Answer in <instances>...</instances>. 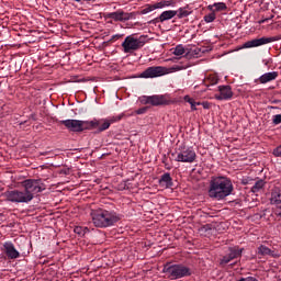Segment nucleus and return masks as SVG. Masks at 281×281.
<instances>
[{
    "instance_id": "nucleus-1",
    "label": "nucleus",
    "mask_w": 281,
    "mask_h": 281,
    "mask_svg": "<svg viewBox=\"0 0 281 281\" xmlns=\"http://www.w3.org/2000/svg\"><path fill=\"white\" fill-rule=\"evenodd\" d=\"M234 192V184L227 177H213L209 184V196L216 201H223Z\"/></svg>"
},
{
    "instance_id": "nucleus-2",
    "label": "nucleus",
    "mask_w": 281,
    "mask_h": 281,
    "mask_svg": "<svg viewBox=\"0 0 281 281\" xmlns=\"http://www.w3.org/2000/svg\"><path fill=\"white\" fill-rule=\"evenodd\" d=\"M90 216L94 227H100L101 229L113 227V225L122 220L117 212L106 209L92 210Z\"/></svg>"
},
{
    "instance_id": "nucleus-3",
    "label": "nucleus",
    "mask_w": 281,
    "mask_h": 281,
    "mask_svg": "<svg viewBox=\"0 0 281 281\" xmlns=\"http://www.w3.org/2000/svg\"><path fill=\"white\" fill-rule=\"evenodd\" d=\"M162 273H167L170 277V280H181V278H190L193 271L190 267L183 263H166Z\"/></svg>"
},
{
    "instance_id": "nucleus-4",
    "label": "nucleus",
    "mask_w": 281,
    "mask_h": 281,
    "mask_svg": "<svg viewBox=\"0 0 281 281\" xmlns=\"http://www.w3.org/2000/svg\"><path fill=\"white\" fill-rule=\"evenodd\" d=\"M146 45V36L140 35L139 37H135L134 35H128L125 37L122 43L124 54H131L133 52H137V49H142Z\"/></svg>"
},
{
    "instance_id": "nucleus-5",
    "label": "nucleus",
    "mask_w": 281,
    "mask_h": 281,
    "mask_svg": "<svg viewBox=\"0 0 281 281\" xmlns=\"http://www.w3.org/2000/svg\"><path fill=\"white\" fill-rule=\"evenodd\" d=\"M24 192L31 195V201L34 199V194L43 192L46 189L45 183L42 180L27 179L22 182Z\"/></svg>"
},
{
    "instance_id": "nucleus-6",
    "label": "nucleus",
    "mask_w": 281,
    "mask_h": 281,
    "mask_svg": "<svg viewBox=\"0 0 281 281\" xmlns=\"http://www.w3.org/2000/svg\"><path fill=\"white\" fill-rule=\"evenodd\" d=\"M175 161L181 164H194L196 161V151L192 147L180 146L177 151Z\"/></svg>"
},
{
    "instance_id": "nucleus-7",
    "label": "nucleus",
    "mask_w": 281,
    "mask_h": 281,
    "mask_svg": "<svg viewBox=\"0 0 281 281\" xmlns=\"http://www.w3.org/2000/svg\"><path fill=\"white\" fill-rule=\"evenodd\" d=\"M4 196L7 201H10L11 203H30L32 201V195L25 192V189L23 190H11L7 191L4 193Z\"/></svg>"
},
{
    "instance_id": "nucleus-8",
    "label": "nucleus",
    "mask_w": 281,
    "mask_h": 281,
    "mask_svg": "<svg viewBox=\"0 0 281 281\" xmlns=\"http://www.w3.org/2000/svg\"><path fill=\"white\" fill-rule=\"evenodd\" d=\"M140 102L142 104H150L151 106H166L170 104V98L167 94L144 95Z\"/></svg>"
},
{
    "instance_id": "nucleus-9",
    "label": "nucleus",
    "mask_w": 281,
    "mask_h": 281,
    "mask_svg": "<svg viewBox=\"0 0 281 281\" xmlns=\"http://www.w3.org/2000/svg\"><path fill=\"white\" fill-rule=\"evenodd\" d=\"M1 251V258H4V260H16L21 258V252L12 241H4Z\"/></svg>"
},
{
    "instance_id": "nucleus-10",
    "label": "nucleus",
    "mask_w": 281,
    "mask_h": 281,
    "mask_svg": "<svg viewBox=\"0 0 281 281\" xmlns=\"http://www.w3.org/2000/svg\"><path fill=\"white\" fill-rule=\"evenodd\" d=\"M169 72L170 69L164 66H151L140 74V78H160V76H166Z\"/></svg>"
},
{
    "instance_id": "nucleus-11",
    "label": "nucleus",
    "mask_w": 281,
    "mask_h": 281,
    "mask_svg": "<svg viewBox=\"0 0 281 281\" xmlns=\"http://www.w3.org/2000/svg\"><path fill=\"white\" fill-rule=\"evenodd\" d=\"M124 115L120 114L117 116H110L108 119H95V125L98 128V133H104V131H109L111 124H115V122H120Z\"/></svg>"
},
{
    "instance_id": "nucleus-12",
    "label": "nucleus",
    "mask_w": 281,
    "mask_h": 281,
    "mask_svg": "<svg viewBox=\"0 0 281 281\" xmlns=\"http://www.w3.org/2000/svg\"><path fill=\"white\" fill-rule=\"evenodd\" d=\"M243 256V248H239L238 246H234L228 248V254L223 256V258L220 260L221 267H225V265H229L232 260H236V258H240Z\"/></svg>"
},
{
    "instance_id": "nucleus-13",
    "label": "nucleus",
    "mask_w": 281,
    "mask_h": 281,
    "mask_svg": "<svg viewBox=\"0 0 281 281\" xmlns=\"http://www.w3.org/2000/svg\"><path fill=\"white\" fill-rule=\"evenodd\" d=\"M109 19H112V21L126 23V21H131V19L135 18V13H128L124 12V10L119 9L115 12L108 13L106 15Z\"/></svg>"
},
{
    "instance_id": "nucleus-14",
    "label": "nucleus",
    "mask_w": 281,
    "mask_h": 281,
    "mask_svg": "<svg viewBox=\"0 0 281 281\" xmlns=\"http://www.w3.org/2000/svg\"><path fill=\"white\" fill-rule=\"evenodd\" d=\"M59 124L65 126L68 131H70V133H82V121L80 120H63L59 121Z\"/></svg>"
},
{
    "instance_id": "nucleus-15",
    "label": "nucleus",
    "mask_w": 281,
    "mask_h": 281,
    "mask_svg": "<svg viewBox=\"0 0 281 281\" xmlns=\"http://www.w3.org/2000/svg\"><path fill=\"white\" fill-rule=\"evenodd\" d=\"M274 37H260L256 40L248 41L244 43L241 49H250L251 47H260L262 45H268V43H273Z\"/></svg>"
},
{
    "instance_id": "nucleus-16",
    "label": "nucleus",
    "mask_w": 281,
    "mask_h": 281,
    "mask_svg": "<svg viewBox=\"0 0 281 281\" xmlns=\"http://www.w3.org/2000/svg\"><path fill=\"white\" fill-rule=\"evenodd\" d=\"M218 93L215 94V100H232L234 92L232 86H218Z\"/></svg>"
},
{
    "instance_id": "nucleus-17",
    "label": "nucleus",
    "mask_w": 281,
    "mask_h": 281,
    "mask_svg": "<svg viewBox=\"0 0 281 281\" xmlns=\"http://www.w3.org/2000/svg\"><path fill=\"white\" fill-rule=\"evenodd\" d=\"M278 76V71L266 72L256 79V82H260V85H267V82H272V80H276Z\"/></svg>"
},
{
    "instance_id": "nucleus-18",
    "label": "nucleus",
    "mask_w": 281,
    "mask_h": 281,
    "mask_svg": "<svg viewBox=\"0 0 281 281\" xmlns=\"http://www.w3.org/2000/svg\"><path fill=\"white\" fill-rule=\"evenodd\" d=\"M257 255L258 256H270V258H278V254H276V250H272L271 248L260 245L257 248Z\"/></svg>"
},
{
    "instance_id": "nucleus-19",
    "label": "nucleus",
    "mask_w": 281,
    "mask_h": 281,
    "mask_svg": "<svg viewBox=\"0 0 281 281\" xmlns=\"http://www.w3.org/2000/svg\"><path fill=\"white\" fill-rule=\"evenodd\" d=\"M270 203H271V205H280L281 188L276 187L271 190Z\"/></svg>"
},
{
    "instance_id": "nucleus-20",
    "label": "nucleus",
    "mask_w": 281,
    "mask_h": 281,
    "mask_svg": "<svg viewBox=\"0 0 281 281\" xmlns=\"http://www.w3.org/2000/svg\"><path fill=\"white\" fill-rule=\"evenodd\" d=\"M168 5H171V2L168 0H162L144 9V14H148V12H153V10H159V8H168Z\"/></svg>"
},
{
    "instance_id": "nucleus-21",
    "label": "nucleus",
    "mask_w": 281,
    "mask_h": 281,
    "mask_svg": "<svg viewBox=\"0 0 281 281\" xmlns=\"http://www.w3.org/2000/svg\"><path fill=\"white\" fill-rule=\"evenodd\" d=\"M207 10L214 12L215 14L216 12H225V10H227V4H225V2H215L213 4H210L207 7Z\"/></svg>"
},
{
    "instance_id": "nucleus-22",
    "label": "nucleus",
    "mask_w": 281,
    "mask_h": 281,
    "mask_svg": "<svg viewBox=\"0 0 281 281\" xmlns=\"http://www.w3.org/2000/svg\"><path fill=\"white\" fill-rule=\"evenodd\" d=\"M175 16H177V11H164L160 15H159V21L160 23H164V21H170V19H175Z\"/></svg>"
},
{
    "instance_id": "nucleus-23",
    "label": "nucleus",
    "mask_w": 281,
    "mask_h": 281,
    "mask_svg": "<svg viewBox=\"0 0 281 281\" xmlns=\"http://www.w3.org/2000/svg\"><path fill=\"white\" fill-rule=\"evenodd\" d=\"M93 128H97L95 119L92 121H81V133L85 131H93Z\"/></svg>"
},
{
    "instance_id": "nucleus-24",
    "label": "nucleus",
    "mask_w": 281,
    "mask_h": 281,
    "mask_svg": "<svg viewBox=\"0 0 281 281\" xmlns=\"http://www.w3.org/2000/svg\"><path fill=\"white\" fill-rule=\"evenodd\" d=\"M203 83L205 87H213V85H218V77L216 75H209Z\"/></svg>"
},
{
    "instance_id": "nucleus-25",
    "label": "nucleus",
    "mask_w": 281,
    "mask_h": 281,
    "mask_svg": "<svg viewBox=\"0 0 281 281\" xmlns=\"http://www.w3.org/2000/svg\"><path fill=\"white\" fill-rule=\"evenodd\" d=\"M159 183H165L166 188H172V177L170 173H164L159 179Z\"/></svg>"
},
{
    "instance_id": "nucleus-26",
    "label": "nucleus",
    "mask_w": 281,
    "mask_h": 281,
    "mask_svg": "<svg viewBox=\"0 0 281 281\" xmlns=\"http://www.w3.org/2000/svg\"><path fill=\"white\" fill-rule=\"evenodd\" d=\"M190 14H192V12L190 10H188V7L180 8L177 11L178 19H186V16H190Z\"/></svg>"
},
{
    "instance_id": "nucleus-27",
    "label": "nucleus",
    "mask_w": 281,
    "mask_h": 281,
    "mask_svg": "<svg viewBox=\"0 0 281 281\" xmlns=\"http://www.w3.org/2000/svg\"><path fill=\"white\" fill-rule=\"evenodd\" d=\"M262 188H265V180L260 179L255 182V184L251 188V192L256 193L259 190H262Z\"/></svg>"
},
{
    "instance_id": "nucleus-28",
    "label": "nucleus",
    "mask_w": 281,
    "mask_h": 281,
    "mask_svg": "<svg viewBox=\"0 0 281 281\" xmlns=\"http://www.w3.org/2000/svg\"><path fill=\"white\" fill-rule=\"evenodd\" d=\"M75 234H77L78 236H85L86 234H88L89 228L88 227H83V226H76L74 228Z\"/></svg>"
},
{
    "instance_id": "nucleus-29",
    "label": "nucleus",
    "mask_w": 281,
    "mask_h": 281,
    "mask_svg": "<svg viewBox=\"0 0 281 281\" xmlns=\"http://www.w3.org/2000/svg\"><path fill=\"white\" fill-rule=\"evenodd\" d=\"M183 54H186V47H183V45H177L173 49V55L175 56H183Z\"/></svg>"
},
{
    "instance_id": "nucleus-30",
    "label": "nucleus",
    "mask_w": 281,
    "mask_h": 281,
    "mask_svg": "<svg viewBox=\"0 0 281 281\" xmlns=\"http://www.w3.org/2000/svg\"><path fill=\"white\" fill-rule=\"evenodd\" d=\"M205 23H214L216 21V13L214 11H211V13L204 15Z\"/></svg>"
},
{
    "instance_id": "nucleus-31",
    "label": "nucleus",
    "mask_w": 281,
    "mask_h": 281,
    "mask_svg": "<svg viewBox=\"0 0 281 281\" xmlns=\"http://www.w3.org/2000/svg\"><path fill=\"white\" fill-rule=\"evenodd\" d=\"M272 124H274V126H278V124H281V114H276L272 116Z\"/></svg>"
},
{
    "instance_id": "nucleus-32",
    "label": "nucleus",
    "mask_w": 281,
    "mask_h": 281,
    "mask_svg": "<svg viewBox=\"0 0 281 281\" xmlns=\"http://www.w3.org/2000/svg\"><path fill=\"white\" fill-rule=\"evenodd\" d=\"M188 65H177V66H173L172 68H170L171 69V71H181V70H183V69H188Z\"/></svg>"
},
{
    "instance_id": "nucleus-33",
    "label": "nucleus",
    "mask_w": 281,
    "mask_h": 281,
    "mask_svg": "<svg viewBox=\"0 0 281 281\" xmlns=\"http://www.w3.org/2000/svg\"><path fill=\"white\" fill-rule=\"evenodd\" d=\"M148 111L147 106L140 108L135 111L136 115H144Z\"/></svg>"
},
{
    "instance_id": "nucleus-34",
    "label": "nucleus",
    "mask_w": 281,
    "mask_h": 281,
    "mask_svg": "<svg viewBox=\"0 0 281 281\" xmlns=\"http://www.w3.org/2000/svg\"><path fill=\"white\" fill-rule=\"evenodd\" d=\"M274 157H281V145L273 150Z\"/></svg>"
},
{
    "instance_id": "nucleus-35",
    "label": "nucleus",
    "mask_w": 281,
    "mask_h": 281,
    "mask_svg": "<svg viewBox=\"0 0 281 281\" xmlns=\"http://www.w3.org/2000/svg\"><path fill=\"white\" fill-rule=\"evenodd\" d=\"M184 100H186L187 102H189V104H191V105L195 103L194 99H192V98H190V97H188V95L184 98Z\"/></svg>"
},
{
    "instance_id": "nucleus-36",
    "label": "nucleus",
    "mask_w": 281,
    "mask_h": 281,
    "mask_svg": "<svg viewBox=\"0 0 281 281\" xmlns=\"http://www.w3.org/2000/svg\"><path fill=\"white\" fill-rule=\"evenodd\" d=\"M274 214L277 216H280L281 217V206H278L276 210H274Z\"/></svg>"
},
{
    "instance_id": "nucleus-37",
    "label": "nucleus",
    "mask_w": 281,
    "mask_h": 281,
    "mask_svg": "<svg viewBox=\"0 0 281 281\" xmlns=\"http://www.w3.org/2000/svg\"><path fill=\"white\" fill-rule=\"evenodd\" d=\"M120 38H122V35L116 34V35L112 36L111 41L113 42V41H117Z\"/></svg>"
},
{
    "instance_id": "nucleus-38",
    "label": "nucleus",
    "mask_w": 281,
    "mask_h": 281,
    "mask_svg": "<svg viewBox=\"0 0 281 281\" xmlns=\"http://www.w3.org/2000/svg\"><path fill=\"white\" fill-rule=\"evenodd\" d=\"M200 103L195 102L191 104V109L192 111H196V105H199Z\"/></svg>"
},
{
    "instance_id": "nucleus-39",
    "label": "nucleus",
    "mask_w": 281,
    "mask_h": 281,
    "mask_svg": "<svg viewBox=\"0 0 281 281\" xmlns=\"http://www.w3.org/2000/svg\"><path fill=\"white\" fill-rule=\"evenodd\" d=\"M280 102H281L280 100H273L272 104H280Z\"/></svg>"
},
{
    "instance_id": "nucleus-40",
    "label": "nucleus",
    "mask_w": 281,
    "mask_h": 281,
    "mask_svg": "<svg viewBox=\"0 0 281 281\" xmlns=\"http://www.w3.org/2000/svg\"><path fill=\"white\" fill-rule=\"evenodd\" d=\"M204 109H210V105L207 103H203Z\"/></svg>"
},
{
    "instance_id": "nucleus-41",
    "label": "nucleus",
    "mask_w": 281,
    "mask_h": 281,
    "mask_svg": "<svg viewBox=\"0 0 281 281\" xmlns=\"http://www.w3.org/2000/svg\"><path fill=\"white\" fill-rule=\"evenodd\" d=\"M83 1H87V2H89V1H95V0H83Z\"/></svg>"
},
{
    "instance_id": "nucleus-42",
    "label": "nucleus",
    "mask_w": 281,
    "mask_h": 281,
    "mask_svg": "<svg viewBox=\"0 0 281 281\" xmlns=\"http://www.w3.org/2000/svg\"><path fill=\"white\" fill-rule=\"evenodd\" d=\"M260 23H265V20H262Z\"/></svg>"
}]
</instances>
